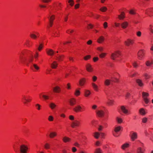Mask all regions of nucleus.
I'll return each instance as SVG.
<instances>
[{"label": "nucleus", "instance_id": "c03bdc74", "mask_svg": "<svg viewBox=\"0 0 153 153\" xmlns=\"http://www.w3.org/2000/svg\"><path fill=\"white\" fill-rule=\"evenodd\" d=\"M80 94V91L79 90L76 89L75 91V94L76 96H78Z\"/></svg>", "mask_w": 153, "mask_h": 153}, {"label": "nucleus", "instance_id": "aec40b11", "mask_svg": "<svg viewBox=\"0 0 153 153\" xmlns=\"http://www.w3.org/2000/svg\"><path fill=\"white\" fill-rule=\"evenodd\" d=\"M128 25V23L127 22H123L121 24V25L122 27L123 28H126Z\"/></svg>", "mask_w": 153, "mask_h": 153}, {"label": "nucleus", "instance_id": "2eb2a0df", "mask_svg": "<svg viewBox=\"0 0 153 153\" xmlns=\"http://www.w3.org/2000/svg\"><path fill=\"white\" fill-rule=\"evenodd\" d=\"M104 37L102 36H101L98 39L97 41L98 43H101L104 41Z\"/></svg>", "mask_w": 153, "mask_h": 153}, {"label": "nucleus", "instance_id": "4468645a", "mask_svg": "<svg viewBox=\"0 0 153 153\" xmlns=\"http://www.w3.org/2000/svg\"><path fill=\"white\" fill-rule=\"evenodd\" d=\"M87 70L89 72H91L93 71V68L91 66L90 64H88L86 66Z\"/></svg>", "mask_w": 153, "mask_h": 153}, {"label": "nucleus", "instance_id": "4d7b16f0", "mask_svg": "<svg viewBox=\"0 0 153 153\" xmlns=\"http://www.w3.org/2000/svg\"><path fill=\"white\" fill-rule=\"evenodd\" d=\"M53 117L52 116H50L49 117L48 120L49 121H53Z\"/></svg>", "mask_w": 153, "mask_h": 153}, {"label": "nucleus", "instance_id": "37998d69", "mask_svg": "<svg viewBox=\"0 0 153 153\" xmlns=\"http://www.w3.org/2000/svg\"><path fill=\"white\" fill-rule=\"evenodd\" d=\"M31 38L34 39H36L37 38V36L34 34H31L30 35Z\"/></svg>", "mask_w": 153, "mask_h": 153}, {"label": "nucleus", "instance_id": "79ce46f5", "mask_svg": "<svg viewBox=\"0 0 153 153\" xmlns=\"http://www.w3.org/2000/svg\"><path fill=\"white\" fill-rule=\"evenodd\" d=\"M30 41L28 40H26L25 42V45H26V47H31L30 45L29 44Z\"/></svg>", "mask_w": 153, "mask_h": 153}, {"label": "nucleus", "instance_id": "e2e57ef3", "mask_svg": "<svg viewBox=\"0 0 153 153\" xmlns=\"http://www.w3.org/2000/svg\"><path fill=\"white\" fill-rule=\"evenodd\" d=\"M44 45L43 44L40 43L39 46L38 48H42L43 47H44Z\"/></svg>", "mask_w": 153, "mask_h": 153}, {"label": "nucleus", "instance_id": "f8f14e48", "mask_svg": "<svg viewBox=\"0 0 153 153\" xmlns=\"http://www.w3.org/2000/svg\"><path fill=\"white\" fill-rule=\"evenodd\" d=\"M86 82V79L84 78L80 79L79 81V84L80 86H83Z\"/></svg>", "mask_w": 153, "mask_h": 153}, {"label": "nucleus", "instance_id": "6e6552de", "mask_svg": "<svg viewBox=\"0 0 153 153\" xmlns=\"http://www.w3.org/2000/svg\"><path fill=\"white\" fill-rule=\"evenodd\" d=\"M144 51L143 50H140L138 52V55L139 59H141L143 56Z\"/></svg>", "mask_w": 153, "mask_h": 153}, {"label": "nucleus", "instance_id": "cd10ccee", "mask_svg": "<svg viewBox=\"0 0 153 153\" xmlns=\"http://www.w3.org/2000/svg\"><path fill=\"white\" fill-rule=\"evenodd\" d=\"M152 64H153V60H148L146 62V64L147 66H150Z\"/></svg>", "mask_w": 153, "mask_h": 153}, {"label": "nucleus", "instance_id": "58836bf2", "mask_svg": "<svg viewBox=\"0 0 153 153\" xmlns=\"http://www.w3.org/2000/svg\"><path fill=\"white\" fill-rule=\"evenodd\" d=\"M50 145L48 143H45V145L44 146V147H45V148L47 149H50Z\"/></svg>", "mask_w": 153, "mask_h": 153}, {"label": "nucleus", "instance_id": "ea45409f", "mask_svg": "<svg viewBox=\"0 0 153 153\" xmlns=\"http://www.w3.org/2000/svg\"><path fill=\"white\" fill-rule=\"evenodd\" d=\"M100 10L101 11L104 12L107 10V8L105 7H103L100 8Z\"/></svg>", "mask_w": 153, "mask_h": 153}, {"label": "nucleus", "instance_id": "72a5a7b5", "mask_svg": "<svg viewBox=\"0 0 153 153\" xmlns=\"http://www.w3.org/2000/svg\"><path fill=\"white\" fill-rule=\"evenodd\" d=\"M85 96L86 97H88L91 94L90 91L88 90H86L85 92Z\"/></svg>", "mask_w": 153, "mask_h": 153}, {"label": "nucleus", "instance_id": "2f4dec72", "mask_svg": "<svg viewBox=\"0 0 153 153\" xmlns=\"http://www.w3.org/2000/svg\"><path fill=\"white\" fill-rule=\"evenodd\" d=\"M111 80L109 79H106L104 82L105 85L106 86H108L110 84Z\"/></svg>", "mask_w": 153, "mask_h": 153}, {"label": "nucleus", "instance_id": "bb28decb", "mask_svg": "<svg viewBox=\"0 0 153 153\" xmlns=\"http://www.w3.org/2000/svg\"><path fill=\"white\" fill-rule=\"evenodd\" d=\"M97 114L99 116L102 117L103 115L104 112L102 111H98L97 112Z\"/></svg>", "mask_w": 153, "mask_h": 153}, {"label": "nucleus", "instance_id": "e433bc0d", "mask_svg": "<svg viewBox=\"0 0 153 153\" xmlns=\"http://www.w3.org/2000/svg\"><path fill=\"white\" fill-rule=\"evenodd\" d=\"M120 130V127L119 126L115 128L114 131L116 133H117Z\"/></svg>", "mask_w": 153, "mask_h": 153}, {"label": "nucleus", "instance_id": "9d476101", "mask_svg": "<svg viewBox=\"0 0 153 153\" xmlns=\"http://www.w3.org/2000/svg\"><path fill=\"white\" fill-rule=\"evenodd\" d=\"M80 122L76 120L75 122L72 123L71 126L73 128H74L75 126H79Z\"/></svg>", "mask_w": 153, "mask_h": 153}, {"label": "nucleus", "instance_id": "4be33fe9", "mask_svg": "<svg viewBox=\"0 0 153 153\" xmlns=\"http://www.w3.org/2000/svg\"><path fill=\"white\" fill-rule=\"evenodd\" d=\"M47 53L50 55H52L53 54L54 52L51 49H48L46 50Z\"/></svg>", "mask_w": 153, "mask_h": 153}, {"label": "nucleus", "instance_id": "f257e3e1", "mask_svg": "<svg viewBox=\"0 0 153 153\" xmlns=\"http://www.w3.org/2000/svg\"><path fill=\"white\" fill-rule=\"evenodd\" d=\"M22 102L25 104H26L27 102H30L31 100V99H30V96L27 97L25 95L22 96Z\"/></svg>", "mask_w": 153, "mask_h": 153}, {"label": "nucleus", "instance_id": "f03ea898", "mask_svg": "<svg viewBox=\"0 0 153 153\" xmlns=\"http://www.w3.org/2000/svg\"><path fill=\"white\" fill-rule=\"evenodd\" d=\"M28 149L27 147L24 144L20 146V151L21 153H27Z\"/></svg>", "mask_w": 153, "mask_h": 153}, {"label": "nucleus", "instance_id": "423d86ee", "mask_svg": "<svg viewBox=\"0 0 153 153\" xmlns=\"http://www.w3.org/2000/svg\"><path fill=\"white\" fill-rule=\"evenodd\" d=\"M73 110L76 112H78L81 111L83 110V108L80 105H78L73 108Z\"/></svg>", "mask_w": 153, "mask_h": 153}, {"label": "nucleus", "instance_id": "b1692460", "mask_svg": "<svg viewBox=\"0 0 153 153\" xmlns=\"http://www.w3.org/2000/svg\"><path fill=\"white\" fill-rule=\"evenodd\" d=\"M53 91L55 92L59 93L60 91V88L58 86H56L53 88Z\"/></svg>", "mask_w": 153, "mask_h": 153}, {"label": "nucleus", "instance_id": "dca6fc26", "mask_svg": "<svg viewBox=\"0 0 153 153\" xmlns=\"http://www.w3.org/2000/svg\"><path fill=\"white\" fill-rule=\"evenodd\" d=\"M114 100L108 99L106 103L109 105H112L114 104Z\"/></svg>", "mask_w": 153, "mask_h": 153}, {"label": "nucleus", "instance_id": "c9c22d12", "mask_svg": "<svg viewBox=\"0 0 153 153\" xmlns=\"http://www.w3.org/2000/svg\"><path fill=\"white\" fill-rule=\"evenodd\" d=\"M102 152L100 148H97L95 149L94 153H102Z\"/></svg>", "mask_w": 153, "mask_h": 153}, {"label": "nucleus", "instance_id": "1a4fd4ad", "mask_svg": "<svg viewBox=\"0 0 153 153\" xmlns=\"http://www.w3.org/2000/svg\"><path fill=\"white\" fill-rule=\"evenodd\" d=\"M146 13L149 15V16H151L153 13V8H150L147 10Z\"/></svg>", "mask_w": 153, "mask_h": 153}, {"label": "nucleus", "instance_id": "49530a36", "mask_svg": "<svg viewBox=\"0 0 153 153\" xmlns=\"http://www.w3.org/2000/svg\"><path fill=\"white\" fill-rule=\"evenodd\" d=\"M49 19L50 22H53V21L54 19V16L53 15H52Z\"/></svg>", "mask_w": 153, "mask_h": 153}, {"label": "nucleus", "instance_id": "052dcab7", "mask_svg": "<svg viewBox=\"0 0 153 153\" xmlns=\"http://www.w3.org/2000/svg\"><path fill=\"white\" fill-rule=\"evenodd\" d=\"M132 65L133 66H134V67L135 68H136L138 65L136 62H133Z\"/></svg>", "mask_w": 153, "mask_h": 153}, {"label": "nucleus", "instance_id": "864d4df0", "mask_svg": "<svg viewBox=\"0 0 153 153\" xmlns=\"http://www.w3.org/2000/svg\"><path fill=\"white\" fill-rule=\"evenodd\" d=\"M106 54V53H102L100 55V56L101 58H103L105 56Z\"/></svg>", "mask_w": 153, "mask_h": 153}, {"label": "nucleus", "instance_id": "de8ad7c7", "mask_svg": "<svg viewBox=\"0 0 153 153\" xmlns=\"http://www.w3.org/2000/svg\"><path fill=\"white\" fill-rule=\"evenodd\" d=\"M33 60V58L32 56L30 57L28 59V61L29 62L32 63Z\"/></svg>", "mask_w": 153, "mask_h": 153}, {"label": "nucleus", "instance_id": "a878e982", "mask_svg": "<svg viewBox=\"0 0 153 153\" xmlns=\"http://www.w3.org/2000/svg\"><path fill=\"white\" fill-rule=\"evenodd\" d=\"M129 146V144L128 143H126L123 144L121 146V148L123 149L124 150L126 148H128Z\"/></svg>", "mask_w": 153, "mask_h": 153}, {"label": "nucleus", "instance_id": "8fccbe9b", "mask_svg": "<svg viewBox=\"0 0 153 153\" xmlns=\"http://www.w3.org/2000/svg\"><path fill=\"white\" fill-rule=\"evenodd\" d=\"M35 106L37 107V109L38 110H39L40 109L41 105L39 104H36Z\"/></svg>", "mask_w": 153, "mask_h": 153}, {"label": "nucleus", "instance_id": "20e7f679", "mask_svg": "<svg viewBox=\"0 0 153 153\" xmlns=\"http://www.w3.org/2000/svg\"><path fill=\"white\" fill-rule=\"evenodd\" d=\"M149 96L148 93L145 92L142 93L143 98L145 102L147 104L149 102V100L147 97Z\"/></svg>", "mask_w": 153, "mask_h": 153}, {"label": "nucleus", "instance_id": "c756f323", "mask_svg": "<svg viewBox=\"0 0 153 153\" xmlns=\"http://www.w3.org/2000/svg\"><path fill=\"white\" fill-rule=\"evenodd\" d=\"M57 135L56 133V132H51L49 135V136L51 138H53Z\"/></svg>", "mask_w": 153, "mask_h": 153}, {"label": "nucleus", "instance_id": "338daca9", "mask_svg": "<svg viewBox=\"0 0 153 153\" xmlns=\"http://www.w3.org/2000/svg\"><path fill=\"white\" fill-rule=\"evenodd\" d=\"M57 59L59 61H61L62 60V58L61 56H59L57 57Z\"/></svg>", "mask_w": 153, "mask_h": 153}, {"label": "nucleus", "instance_id": "a211bd4d", "mask_svg": "<svg viewBox=\"0 0 153 153\" xmlns=\"http://www.w3.org/2000/svg\"><path fill=\"white\" fill-rule=\"evenodd\" d=\"M145 150L141 147H138L137 149V153H144Z\"/></svg>", "mask_w": 153, "mask_h": 153}, {"label": "nucleus", "instance_id": "a19ab883", "mask_svg": "<svg viewBox=\"0 0 153 153\" xmlns=\"http://www.w3.org/2000/svg\"><path fill=\"white\" fill-rule=\"evenodd\" d=\"M116 120L117 122L119 123H121L123 122V120L122 119L119 118L118 117H117L116 118Z\"/></svg>", "mask_w": 153, "mask_h": 153}, {"label": "nucleus", "instance_id": "5701e85b", "mask_svg": "<svg viewBox=\"0 0 153 153\" xmlns=\"http://www.w3.org/2000/svg\"><path fill=\"white\" fill-rule=\"evenodd\" d=\"M49 106L51 109L53 110L55 108L56 105L54 103L51 102Z\"/></svg>", "mask_w": 153, "mask_h": 153}, {"label": "nucleus", "instance_id": "0eeeda50", "mask_svg": "<svg viewBox=\"0 0 153 153\" xmlns=\"http://www.w3.org/2000/svg\"><path fill=\"white\" fill-rule=\"evenodd\" d=\"M134 40L131 39H128L127 41H125V44L127 46H129L132 45L134 43Z\"/></svg>", "mask_w": 153, "mask_h": 153}, {"label": "nucleus", "instance_id": "6ab92c4d", "mask_svg": "<svg viewBox=\"0 0 153 153\" xmlns=\"http://www.w3.org/2000/svg\"><path fill=\"white\" fill-rule=\"evenodd\" d=\"M51 67L53 69H55L56 68L58 65V63L56 61H54L53 63L51 64Z\"/></svg>", "mask_w": 153, "mask_h": 153}, {"label": "nucleus", "instance_id": "603ef678", "mask_svg": "<svg viewBox=\"0 0 153 153\" xmlns=\"http://www.w3.org/2000/svg\"><path fill=\"white\" fill-rule=\"evenodd\" d=\"M149 30L151 32V33H153V26L151 25H150L149 28Z\"/></svg>", "mask_w": 153, "mask_h": 153}, {"label": "nucleus", "instance_id": "4c0bfd02", "mask_svg": "<svg viewBox=\"0 0 153 153\" xmlns=\"http://www.w3.org/2000/svg\"><path fill=\"white\" fill-rule=\"evenodd\" d=\"M33 68L36 70H38L39 69V67L36 64H32Z\"/></svg>", "mask_w": 153, "mask_h": 153}, {"label": "nucleus", "instance_id": "39448f33", "mask_svg": "<svg viewBox=\"0 0 153 153\" xmlns=\"http://www.w3.org/2000/svg\"><path fill=\"white\" fill-rule=\"evenodd\" d=\"M131 135H130V137L132 141H134L137 138V134L136 132L131 131Z\"/></svg>", "mask_w": 153, "mask_h": 153}, {"label": "nucleus", "instance_id": "7ed1b4c3", "mask_svg": "<svg viewBox=\"0 0 153 153\" xmlns=\"http://www.w3.org/2000/svg\"><path fill=\"white\" fill-rule=\"evenodd\" d=\"M120 55V52L119 51H117L112 53L111 55V57L112 59L115 60L116 58L119 57Z\"/></svg>", "mask_w": 153, "mask_h": 153}, {"label": "nucleus", "instance_id": "5fc2aeb1", "mask_svg": "<svg viewBox=\"0 0 153 153\" xmlns=\"http://www.w3.org/2000/svg\"><path fill=\"white\" fill-rule=\"evenodd\" d=\"M137 142L140 143L139 146L141 147H143L144 146V144L143 143L141 142L139 140H137Z\"/></svg>", "mask_w": 153, "mask_h": 153}, {"label": "nucleus", "instance_id": "a18cd8bd", "mask_svg": "<svg viewBox=\"0 0 153 153\" xmlns=\"http://www.w3.org/2000/svg\"><path fill=\"white\" fill-rule=\"evenodd\" d=\"M68 2L70 3V5L71 6H72L74 4V2L73 0H69Z\"/></svg>", "mask_w": 153, "mask_h": 153}, {"label": "nucleus", "instance_id": "3c124183", "mask_svg": "<svg viewBox=\"0 0 153 153\" xmlns=\"http://www.w3.org/2000/svg\"><path fill=\"white\" fill-rule=\"evenodd\" d=\"M97 78L96 76H93L92 77L93 81L94 82H95L97 80Z\"/></svg>", "mask_w": 153, "mask_h": 153}, {"label": "nucleus", "instance_id": "f3484780", "mask_svg": "<svg viewBox=\"0 0 153 153\" xmlns=\"http://www.w3.org/2000/svg\"><path fill=\"white\" fill-rule=\"evenodd\" d=\"M121 109L123 113L125 114H127L128 113V110L126 109L125 107L124 106H122L121 107Z\"/></svg>", "mask_w": 153, "mask_h": 153}, {"label": "nucleus", "instance_id": "f704fd0d", "mask_svg": "<svg viewBox=\"0 0 153 153\" xmlns=\"http://www.w3.org/2000/svg\"><path fill=\"white\" fill-rule=\"evenodd\" d=\"M100 135V133H99L98 132H95L94 133V136L96 139H97L99 138Z\"/></svg>", "mask_w": 153, "mask_h": 153}, {"label": "nucleus", "instance_id": "9b49d317", "mask_svg": "<svg viewBox=\"0 0 153 153\" xmlns=\"http://www.w3.org/2000/svg\"><path fill=\"white\" fill-rule=\"evenodd\" d=\"M139 112L140 114L143 116L145 115L146 114L145 109L143 108H140L139 110Z\"/></svg>", "mask_w": 153, "mask_h": 153}, {"label": "nucleus", "instance_id": "7c9ffc66", "mask_svg": "<svg viewBox=\"0 0 153 153\" xmlns=\"http://www.w3.org/2000/svg\"><path fill=\"white\" fill-rule=\"evenodd\" d=\"M41 96H42L45 100H48L49 98V97L48 95H43L42 94H39V97L40 98H41Z\"/></svg>", "mask_w": 153, "mask_h": 153}, {"label": "nucleus", "instance_id": "473e14b6", "mask_svg": "<svg viewBox=\"0 0 153 153\" xmlns=\"http://www.w3.org/2000/svg\"><path fill=\"white\" fill-rule=\"evenodd\" d=\"M136 82L141 87L143 85V84L140 80L137 79L136 80Z\"/></svg>", "mask_w": 153, "mask_h": 153}, {"label": "nucleus", "instance_id": "69168bd1", "mask_svg": "<svg viewBox=\"0 0 153 153\" xmlns=\"http://www.w3.org/2000/svg\"><path fill=\"white\" fill-rule=\"evenodd\" d=\"M88 28H92L94 26L93 25L91 24H88Z\"/></svg>", "mask_w": 153, "mask_h": 153}, {"label": "nucleus", "instance_id": "13d9d810", "mask_svg": "<svg viewBox=\"0 0 153 153\" xmlns=\"http://www.w3.org/2000/svg\"><path fill=\"white\" fill-rule=\"evenodd\" d=\"M74 145L77 147H79L80 145L77 142H75L74 144Z\"/></svg>", "mask_w": 153, "mask_h": 153}, {"label": "nucleus", "instance_id": "bf43d9fd", "mask_svg": "<svg viewBox=\"0 0 153 153\" xmlns=\"http://www.w3.org/2000/svg\"><path fill=\"white\" fill-rule=\"evenodd\" d=\"M91 57L90 55H87L84 57V59L85 60H87L88 59H90Z\"/></svg>", "mask_w": 153, "mask_h": 153}, {"label": "nucleus", "instance_id": "ddd939ff", "mask_svg": "<svg viewBox=\"0 0 153 153\" xmlns=\"http://www.w3.org/2000/svg\"><path fill=\"white\" fill-rule=\"evenodd\" d=\"M118 16L119 19L122 20L125 18V13L124 12H122L120 14L118 15Z\"/></svg>", "mask_w": 153, "mask_h": 153}, {"label": "nucleus", "instance_id": "0e129e2a", "mask_svg": "<svg viewBox=\"0 0 153 153\" xmlns=\"http://www.w3.org/2000/svg\"><path fill=\"white\" fill-rule=\"evenodd\" d=\"M112 79H114V80H113V81H114V82H117L118 81V79L115 77H113L112 78Z\"/></svg>", "mask_w": 153, "mask_h": 153}, {"label": "nucleus", "instance_id": "412c9836", "mask_svg": "<svg viewBox=\"0 0 153 153\" xmlns=\"http://www.w3.org/2000/svg\"><path fill=\"white\" fill-rule=\"evenodd\" d=\"M62 140L64 142L67 143L71 141V139L67 137H64L63 138Z\"/></svg>", "mask_w": 153, "mask_h": 153}, {"label": "nucleus", "instance_id": "774afa93", "mask_svg": "<svg viewBox=\"0 0 153 153\" xmlns=\"http://www.w3.org/2000/svg\"><path fill=\"white\" fill-rule=\"evenodd\" d=\"M137 35L138 36H140L141 35V33L140 31H138L137 33Z\"/></svg>", "mask_w": 153, "mask_h": 153}, {"label": "nucleus", "instance_id": "680f3d73", "mask_svg": "<svg viewBox=\"0 0 153 153\" xmlns=\"http://www.w3.org/2000/svg\"><path fill=\"white\" fill-rule=\"evenodd\" d=\"M107 25H108L107 23L106 22H105L103 24L104 27L105 28H106L107 27H108Z\"/></svg>", "mask_w": 153, "mask_h": 153}, {"label": "nucleus", "instance_id": "393cba45", "mask_svg": "<svg viewBox=\"0 0 153 153\" xmlns=\"http://www.w3.org/2000/svg\"><path fill=\"white\" fill-rule=\"evenodd\" d=\"M92 85L93 89L96 91H98V86L95 83H92Z\"/></svg>", "mask_w": 153, "mask_h": 153}, {"label": "nucleus", "instance_id": "6e6d98bb", "mask_svg": "<svg viewBox=\"0 0 153 153\" xmlns=\"http://www.w3.org/2000/svg\"><path fill=\"white\" fill-rule=\"evenodd\" d=\"M129 13L131 14H136L135 12L133 10H130Z\"/></svg>", "mask_w": 153, "mask_h": 153}, {"label": "nucleus", "instance_id": "c85d7f7f", "mask_svg": "<svg viewBox=\"0 0 153 153\" xmlns=\"http://www.w3.org/2000/svg\"><path fill=\"white\" fill-rule=\"evenodd\" d=\"M69 102L71 105H73L76 104V100L74 99H72L70 100Z\"/></svg>", "mask_w": 153, "mask_h": 153}, {"label": "nucleus", "instance_id": "09e8293b", "mask_svg": "<svg viewBox=\"0 0 153 153\" xmlns=\"http://www.w3.org/2000/svg\"><path fill=\"white\" fill-rule=\"evenodd\" d=\"M147 121V118L146 117H144L142 119V122L143 123H146Z\"/></svg>", "mask_w": 153, "mask_h": 153}]
</instances>
